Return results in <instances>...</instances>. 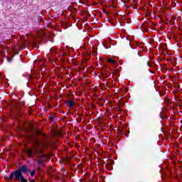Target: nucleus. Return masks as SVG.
Listing matches in <instances>:
<instances>
[{
  "label": "nucleus",
  "instance_id": "nucleus-12",
  "mask_svg": "<svg viewBox=\"0 0 182 182\" xmlns=\"http://www.w3.org/2000/svg\"><path fill=\"white\" fill-rule=\"evenodd\" d=\"M33 140H34V141L37 144H39V141H38V139H36V137L35 136H32Z\"/></svg>",
  "mask_w": 182,
  "mask_h": 182
},
{
  "label": "nucleus",
  "instance_id": "nucleus-2",
  "mask_svg": "<svg viewBox=\"0 0 182 182\" xmlns=\"http://www.w3.org/2000/svg\"><path fill=\"white\" fill-rule=\"evenodd\" d=\"M14 176L16 177V180H19L22 176V172L20 171H14Z\"/></svg>",
  "mask_w": 182,
  "mask_h": 182
},
{
  "label": "nucleus",
  "instance_id": "nucleus-5",
  "mask_svg": "<svg viewBox=\"0 0 182 182\" xmlns=\"http://www.w3.org/2000/svg\"><path fill=\"white\" fill-rule=\"evenodd\" d=\"M26 153L28 156V157H33V151L31 149H27Z\"/></svg>",
  "mask_w": 182,
  "mask_h": 182
},
{
  "label": "nucleus",
  "instance_id": "nucleus-6",
  "mask_svg": "<svg viewBox=\"0 0 182 182\" xmlns=\"http://www.w3.org/2000/svg\"><path fill=\"white\" fill-rule=\"evenodd\" d=\"M41 145L43 146V147H48V146H49V143L46 142V139H43L41 141Z\"/></svg>",
  "mask_w": 182,
  "mask_h": 182
},
{
  "label": "nucleus",
  "instance_id": "nucleus-11",
  "mask_svg": "<svg viewBox=\"0 0 182 182\" xmlns=\"http://www.w3.org/2000/svg\"><path fill=\"white\" fill-rule=\"evenodd\" d=\"M107 61L109 62V63H116V61H114V60L113 59H112V58L108 59Z\"/></svg>",
  "mask_w": 182,
  "mask_h": 182
},
{
  "label": "nucleus",
  "instance_id": "nucleus-1",
  "mask_svg": "<svg viewBox=\"0 0 182 182\" xmlns=\"http://www.w3.org/2000/svg\"><path fill=\"white\" fill-rule=\"evenodd\" d=\"M34 154H36L37 156V157H38V159H40V160H38V164H43V159H45V156L42 155V150L39 149L38 152L35 151Z\"/></svg>",
  "mask_w": 182,
  "mask_h": 182
},
{
  "label": "nucleus",
  "instance_id": "nucleus-3",
  "mask_svg": "<svg viewBox=\"0 0 182 182\" xmlns=\"http://www.w3.org/2000/svg\"><path fill=\"white\" fill-rule=\"evenodd\" d=\"M19 171L22 173H26V171H31L30 170H28V168L26 166H19Z\"/></svg>",
  "mask_w": 182,
  "mask_h": 182
},
{
  "label": "nucleus",
  "instance_id": "nucleus-7",
  "mask_svg": "<svg viewBox=\"0 0 182 182\" xmlns=\"http://www.w3.org/2000/svg\"><path fill=\"white\" fill-rule=\"evenodd\" d=\"M34 133H35L36 136H39V134H42L43 136H46L45 134L41 132V131H39L38 129H35Z\"/></svg>",
  "mask_w": 182,
  "mask_h": 182
},
{
  "label": "nucleus",
  "instance_id": "nucleus-14",
  "mask_svg": "<svg viewBox=\"0 0 182 182\" xmlns=\"http://www.w3.org/2000/svg\"><path fill=\"white\" fill-rule=\"evenodd\" d=\"M31 182H35V181L32 180V181H31Z\"/></svg>",
  "mask_w": 182,
  "mask_h": 182
},
{
  "label": "nucleus",
  "instance_id": "nucleus-10",
  "mask_svg": "<svg viewBox=\"0 0 182 182\" xmlns=\"http://www.w3.org/2000/svg\"><path fill=\"white\" fill-rule=\"evenodd\" d=\"M55 117H56L55 115H53L51 117H49V119H50V122H53V120H55Z\"/></svg>",
  "mask_w": 182,
  "mask_h": 182
},
{
  "label": "nucleus",
  "instance_id": "nucleus-13",
  "mask_svg": "<svg viewBox=\"0 0 182 182\" xmlns=\"http://www.w3.org/2000/svg\"><path fill=\"white\" fill-rule=\"evenodd\" d=\"M31 177H33V176H35V171H33L31 173Z\"/></svg>",
  "mask_w": 182,
  "mask_h": 182
},
{
  "label": "nucleus",
  "instance_id": "nucleus-4",
  "mask_svg": "<svg viewBox=\"0 0 182 182\" xmlns=\"http://www.w3.org/2000/svg\"><path fill=\"white\" fill-rule=\"evenodd\" d=\"M65 105H67V106H69V107H73V106H75V103L72 100L66 101Z\"/></svg>",
  "mask_w": 182,
  "mask_h": 182
},
{
  "label": "nucleus",
  "instance_id": "nucleus-9",
  "mask_svg": "<svg viewBox=\"0 0 182 182\" xmlns=\"http://www.w3.org/2000/svg\"><path fill=\"white\" fill-rule=\"evenodd\" d=\"M15 176L14 172L11 173L10 175V178H7V180H12V178H14V176Z\"/></svg>",
  "mask_w": 182,
  "mask_h": 182
},
{
  "label": "nucleus",
  "instance_id": "nucleus-8",
  "mask_svg": "<svg viewBox=\"0 0 182 182\" xmlns=\"http://www.w3.org/2000/svg\"><path fill=\"white\" fill-rule=\"evenodd\" d=\"M20 180H21V182H28V179H26L25 177H23V176H22L20 178Z\"/></svg>",
  "mask_w": 182,
  "mask_h": 182
}]
</instances>
